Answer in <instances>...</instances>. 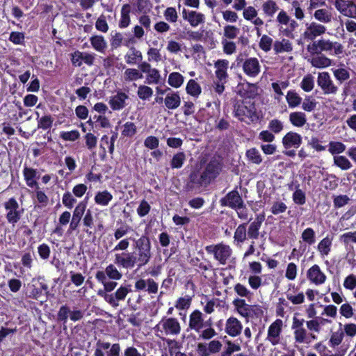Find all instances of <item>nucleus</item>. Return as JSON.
<instances>
[{
  "label": "nucleus",
  "mask_w": 356,
  "mask_h": 356,
  "mask_svg": "<svg viewBox=\"0 0 356 356\" xmlns=\"http://www.w3.org/2000/svg\"><path fill=\"white\" fill-rule=\"evenodd\" d=\"M234 116L241 122L256 123L260 119L255 102L252 100H238L234 104Z\"/></svg>",
  "instance_id": "obj_1"
},
{
  "label": "nucleus",
  "mask_w": 356,
  "mask_h": 356,
  "mask_svg": "<svg viewBox=\"0 0 356 356\" xmlns=\"http://www.w3.org/2000/svg\"><path fill=\"white\" fill-rule=\"evenodd\" d=\"M236 67H241L243 73L248 77L255 78L261 72V65L256 57H248L246 52L240 53L236 58Z\"/></svg>",
  "instance_id": "obj_2"
},
{
  "label": "nucleus",
  "mask_w": 356,
  "mask_h": 356,
  "mask_svg": "<svg viewBox=\"0 0 356 356\" xmlns=\"http://www.w3.org/2000/svg\"><path fill=\"white\" fill-rule=\"evenodd\" d=\"M134 248L138 252L136 256L138 259V268L146 265L149 261L152 252H151V242L149 236L147 234L142 235L139 238H133Z\"/></svg>",
  "instance_id": "obj_3"
},
{
  "label": "nucleus",
  "mask_w": 356,
  "mask_h": 356,
  "mask_svg": "<svg viewBox=\"0 0 356 356\" xmlns=\"http://www.w3.org/2000/svg\"><path fill=\"white\" fill-rule=\"evenodd\" d=\"M205 250L207 253L213 254L214 259L221 265H225L232 254L231 248L223 243L207 245Z\"/></svg>",
  "instance_id": "obj_4"
},
{
  "label": "nucleus",
  "mask_w": 356,
  "mask_h": 356,
  "mask_svg": "<svg viewBox=\"0 0 356 356\" xmlns=\"http://www.w3.org/2000/svg\"><path fill=\"white\" fill-rule=\"evenodd\" d=\"M299 314L296 313L292 319L291 330L296 343H309L310 340L307 339V331L304 327L305 321L302 318H298Z\"/></svg>",
  "instance_id": "obj_5"
},
{
  "label": "nucleus",
  "mask_w": 356,
  "mask_h": 356,
  "mask_svg": "<svg viewBox=\"0 0 356 356\" xmlns=\"http://www.w3.org/2000/svg\"><path fill=\"white\" fill-rule=\"evenodd\" d=\"M299 314L296 313L292 319L291 330L296 343H309L310 340L307 339V331L304 327L305 321L302 318H298Z\"/></svg>",
  "instance_id": "obj_6"
},
{
  "label": "nucleus",
  "mask_w": 356,
  "mask_h": 356,
  "mask_svg": "<svg viewBox=\"0 0 356 356\" xmlns=\"http://www.w3.org/2000/svg\"><path fill=\"white\" fill-rule=\"evenodd\" d=\"M154 329L166 335H178L181 332V325L176 318L163 317Z\"/></svg>",
  "instance_id": "obj_7"
},
{
  "label": "nucleus",
  "mask_w": 356,
  "mask_h": 356,
  "mask_svg": "<svg viewBox=\"0 0 356 356\" xmlns=\"http://www.w3.org/2000/svg\"><path fill=\"white\" fill-rule=\"evenodd\" d=\"M132 291L131 284L124 283L115 291V292L105 294L104 296V300L113 307L119 305V302L125 300L129 293Z\"/></svg>",
  "instance_id": "obj_8"
},
{
  "label": "nucleus",
  "mask_w": 356,
  "mask_h": 356,
  "mask_svg": "<svg viewBox=\"0 0 356 356\" xmlns=\"http://www.w3.org/2000/svg\"><path fill=\"white\" fill-rule=\"evenodd\" d=\"M7 211L6 218L8 223L15 225L21 218L22 212L19 211V205L15 197H10L3 204Z\"/></svg>",
  "instance_id": "obj_9"
},
{
  "label": "nucleus",
  "mask_w": 356,
  "mask_h": 356,
  "mask_svg": "<svg viewBox=\"0 0 356 356\" xmlns=\"http://www.w3.org/2000/svg\"><path fill=\"white\" fill-rule=\"evenodd\" d=\"M114 263L119 267L131 269L138 264V257L134 252H122L115 254Z\"/></svg>",
  "instance_id": "obj_10"
},
{
  "label": "nucleus",
  "mask_w": 356,
  "mask_h": 356,
  "mask_svg": "<svg viewBox=\"0 0 356 356\" xmlns=\"http://www.w3.org/2000/svg\"><path fill=\"white\" fill-rule=\"evenodd\" d=\"M109 349L106 353V356H120L121 348L118 343L111 344L109 342L99 339L96 343V348L94 352V356H106L104 350Z\"/></svg>",
  "instance_id": "obj_11"
},
{
  "label": "nucleus",
  "mask_w": 356,
  "mask_h": 356,
  "mask_svg": "<svg viewBox=\"0 0 356 356\" xmlns=\"http://www.w3.org/2000/svg\"><path fill=\"white\" fill-rule=\"evenodd\" d=\"M88 200V197H86L83 200L80 201L75 207L72 212V217L70 223V231H76L79 227L81 219L86 211Z\"/></svg>",
  "instance_id": "obj_12"
},
{
  "label": "nucleus",
  "mask_w": 356,
  "mask_h": 356,
  "mask_svg": "<svg viewBox=\"0 0 356 356\" xmlns=\"http://www.w3.org/2000/svg\"><path fill=\"white\" fill-rule=\"evenodd\" d=\"M243 200L242 196L236 187L232 191L227 193L224 197H222L219 202L221 207H227L234 209L237 207H241L243 205Z\"/></svg>",
  "instance_id": "obj_13"
},
{
  "label": "nucleus",
  "mask_w": 356,
  "mask_h": 356,
  "mask_svg": "<svg viewBox=\"0 0 356 356\" xmlns=\"http://www.w3.org/2000/svg\"><path fill=\"white\" fill-rule=\"evenodd\" d=\"M282 326L283 321L281 319H276L268 327L266 340L269 341L272 346L280 343Z\"/></svg>",
  "instance_id": "obj_14"
},
{
  "label": "nucleus",
  "mask_w": 356,
  "mask_h": 356,
  "mask_svg": "<svg viewBox=\"0 0 356 356\" xmlns=\"http://www.w3.org/2000/svg\"><path fill=\"white\" fill-rule=\"evenodd\" d=\"M317 84L324 95L336 94L338 91V87L334 84L327 72L318 73Z\"/></svg>",
  "instance_id": "obj_15"
},
{
  "label": "nucleus",
  "mask_w": 356,
  "mask_h": 356,
  "mask_svg": "<svg viewBox=\"0 0 356 356\" xmlns=\"http://www.w3.org/2000/svg\"><path fill=\"white\" fill-rule=\"evenodd\" d=\"M265 220V216L264 213H259L256 215L254 221L250 222V223L246 227V232L248 236V239H250L252 241H254L259 238V231L261 227L262 223Z\"/></svg>",
  "instance_id": "obj_16"
},
{
  "label": "nucleus",
  "mask_w": 356,
  "mask_h": 356,
  "mask_svg": "<svg viewBox=\"0 0 356 356\" xmlns=\"http://www.w3.org/2000/svg\"><path fill=\"white\" fill-rule=\"evenodd\" d=\"M320 52L326 51L330 55H340L343 52V47L339 42H332L330 40H318Z\"/></svg>",
  "instance_id": "obj_17"
},
{
  "label": "nucleus",
  "mask_w": 356,
  "mask_h": 356,
  "mask_svg": "<svg viewBox=\"0 0 356 356\" xmlns=\"http://www.w3.org/2000/svg\"><path fill=\"white\" fill-rule=\"evenodd\" d=\"M222 169L220 162L216 158H212L206 165L202 172L207 176L210 184L220 175Z\"/></svg>",
  "instance_id": "obj_18"
},
{
  "label": "nucleus",
  "mask_w": 356,
  "mask_h": 356,
  "mask_svg": "<svg viewBox=\"0 0 356 356\" xmlns=\"http://www.w3.org/2000/svg\"><path fill=\"white\" fill-rule=\"evenodd\" d=\"M326 30V27L324 25L313 22L310 24H307V28L302 36L307 40L313 41L318 36L324 34Z\"/></svg>",
  "instance_id": "obj_19"
},
{
  "label": "nucleus",
  "mask_w": 356,
  "mask_h": 356,
  "mask_svg": "<svg viewBox=\"0 0 356 356\" xmlns=\"http://www.w3.org/2000/svg\"><path fill=\"white\" fill-rule=\"evenodd\" d=\"M302 142V136L300 134L292 131L287 132L282 139L283 147L286 149H289L292 147L298 149L301 145Z\"/></svg>",
  "instance_id": "obj_20"
},
{
  "label": "nucleus",
  "mask_w": 356,
  "mask_h": 356,
  "mask_svg": "<svg viewBox=\"0 0 356 356\" xmlns=\"http://www.w3.org/2000/svg\"><path fill=\"white\" fill-rule=\"evenodd\" d=\"M203 314L198 309L194 310L189 316L187 331L194 330L200 334L203 330Z\"/></svg>",
  "instance_id": "obj_21"
},
{
  "label": "nucleus",
  "mask_w": 356,
  "mask_h": 356,
  "mask_svg": "<svg viewBox=\"0 0 356 356\" xmlns=\"http://www.w3.org/2000/svg\"><path fill=\"white\" fill-rule=\"evenodd\" d=\"M188 180V184H191V188L207 187L210 184L207 176L198 170L191 172Z\"/></svg>",
  "instance_id": "obj_22"
},
{
  "label": "nucleus",
  "mask_w": 356,
  "mask_h": 356,
  "mask_svg": "<svg viewBox=\"0 0 356 356\" xmlns=\"http://www.w3.org/2000/svg\"><path fill=\"white\" fill-rule=\"evenodd\" d=\"M28 287L29 293L27 294V297L31 299L39 300L40 298L43 296V291L44 292L46 298H47L49 295L48 285L44 282H40L39 286L34 284H29Z\"/></svg>",
  "instance_id": "obj_23"
},
{
  "label": "nucleus",
  "mask_w": 356,
  "mask_h": 356,
  "mask_svg": "<svg viewBox=\"0 0 356 356\" xmlns=\"http://www.w3.org/2000/svg\"><path fill=\"white\" fill-rule=\"evenodd\" d=\"M95 277L97 281L104 286L103 289H99L97 291V295L103 298L105 294H109L108 293L113 291L118 286L116 280H108L104 273L95 274Z\"/></svg>",
  "instance_id": "obj_24"
},
{
  "label": "nucleus",
  "mask_w": 356,
  "mask_h": 356,
  "mask_svg": "<svg viewBox=\"0 0 356 356\" xmlns=\"http://www.w3.org/2000/svg\"><path fill=\"white\" fill-rule=\"evenodd\" d=\"M22 173L27 186L33 188L39 186L38 180L40 179V175L37 169L25 165Z\"/></svg>",
  "instance_id": "obj_25"
},
{
  "label": "nucleus",
  "mask_w": 356,
  "mask_h": 356,
  "mask_svg": "<svg viewBox=\"0 0 356 356\" xmlns=\"http://www.w3.org/2000/svg\"><path fill=\"white\" fill-rule=\"evenodd\" d=\"M307 279L316 285L323 284L326 280V275L317 264L313 265L307 272Z\"/></svg>",
  "instance_id": "obj_26"
},
{
  "label": "nucleus",
  "mask_w": 356,
  "mask_h": 356,
  "mask_svg": "<svg viewBox=\"0 0 356 356\" xmlns=\"http://www.w3.org/2000/svg\"><path fill=\"white\" fill-rule=\"evenodd\" d=\"M215 75L218 81L227 82L229 75L227 70L229 61L226 59H218L214 63Z\"/></svg>",
  "instance_id": "obj_27"
},
{
  "label": "nucleus",
  "mask_w": 356,
  "mask_h": 356,
  "mask_svg": "<svg viewBox=\"0 0 356 356\" xmlns=\"http://www.w3.org/2000/svg\"><path fill=\"white\" fill-rule=\"evenodd\" d=\"M182 17L193 27L197 26L199 24L204 23L205 20V16L203 13L195 10H187L185 8L182 11Z\"/></svg>",
  "instance_id": "obj_28"
},
{
  "label": "nucleus",
  "mask_w": 356,
  "mask_h": 356,
  "mask_svg": "<svg viewBox=\"0 0 356 356\" xmlns=\"http://www.w3.org/2000/svg\"><path fill=\"white\" fill-rule=\"evenodd\" d=\"M243 329L241 322L236 317L228 318L225 323V332L232 337L241 334Z\"/></svg>",
  "instance_id": "obj_29"
},
{
  "label": "nucleus",
  "mask_w": 356,
  "mask_h": 356,
  "mask_svg": "<svg viewBox=\"0 0 356 356\" xmlns=\"http://www.w3.org/2000/svg\"><path fill=\"white\" fill-rule=\"evenodd\" d=\"M129 97L125 92L118 91L116 95L111 97L108 104L113 111H120L126 106V100Z\"/></svg>",
  "instance_id": "obj_30"
},
{
  "label": "nucleus",
  "mask_w": 356,
  "mask_h": 356,
  "mask_svg": "<svg viewBox=\"0 0 356 356\" xmlns=\"http://www.w3.org/2000/svg\"><path fill=\"white\" fill-rule=\"evenodd\" d=\"M240 94L244 99L252 100L258 95V86L257 83L247 82L243 84Z\"/></svg>",
  "instance_id": "obj_31"
},
{
  "label": "nucleus",
  "mask_w": 356,
  "mask_h": 356,
  "mask_svg": "<svg viewBox=\"0 0 356 356\" xmlns=\"http://www.w3.org/2000/svg\"><path fill=\"white\" fill-rule=\"evenodd\" d=\"M212 325L213 323L211 318L207 321L203 319V330L201 332V334H199L198 339L204 341H209L216 336L217 332L212 327Z\"/></svg>",
  "instance_id": "obj_32"
},
{
  "label": "nucleus",
  "mask_w": 356,
  "mask_h": 356,
  "mask_svg": "<svg viewBox=\"0 0 356 356\" xmlns=\"http://www.w3.org/2000/svg\"><path fill=\"white\" fill-rule=\"evenodd\" d=\"M233 305L234 306L237 313L248 319L250 317V307L251 305H248L246 303L244 299L241 298H236L233 300ZM248 320H247L248 321Z\"/></svg>",
  "instance_id": "obj_33"
},
{
  "label": "nucleus",
  "mask_w": 356,
  "mask_h": 356,
  "mask_svg": "<svg viewBox=\"0 0 356 356\" xmlns=\"http://www.w3.org/2000/svg\"><path fill=\"white\" fill-rule=\"evenodd\" d=\"M131 6L129 3L124 4L120 10V19L118 22V26L120 29H125L131 24L130 14Z\"/></svg>",
  "instance_id": "obj_34"
},
{
  "label": "nucleus",
  "mask_w": 356,
  "mask_h": 356,
  "mask_svg": "<svg viewBox=\"0 0 356 356\" xmlns=\"http://www.w3.org/2000/svg\"><path fill=\"white\" fill-rule=\"evenodd\" d=\"M248 223L240 224L236 229L234 234V243L236 246H241L248 239L246 227Z\"/></svg>",
  "instance_id": "obj_35"
},
{
  "label": "nucleus",
  "mask_w": 356,
  "mask_h": 356,
  "mask_svg": "<svg viewBox=\"0 0 356 356\" xmlns=\"http://www.w3.org/2000/svg\"><path fill=\"white\" fill-rule=\"evenodd\" d=\"M165 106L169 110H175L181 104V97L178 91L167 93L164 98Z\"/></svg>",
  "instance_id": "obj_36"
},
{
  "label": "nucleus",
  "mask_w": 356,
  "mask_h": 356,
  "mask_svg": "<svg viewBox=\"0 0 356 356\" xmlns=\"http://www.w3.org/2000/svg\"><path fill=\"white\" fill-rule=\"evenodd\" d=\"M92 48L97 51L104 54L107 48V42L104 37L101 35H94L90 38Z\"/></svg>",
  "instance_id": "obj_37"
},
{
  "label": "nucleus",
  "mask_w": 356,
  "mask_h": 356,
  "mask_svg": "<svg viewBox=\"0 0 356 356\" xmlns=\"http://www.w3.org/2000/svg\"><path fill=\"white\" fill-rule=\"evenodd\" d=\"M290 123L296 127H302L307 123L306 114L301 111L291 112L289 116Z\"/></svg>",
  "instance_id": "obj_38"
},
{
  "label": "nucleus",
  "mask_w": 356,
  "mask_h": 356,
  "mask_svg": "<svg viewBox=\"0 0 356 356\" xmlns=\"http://www.w3.org/2000/svg\"><path fill=\"white\" fill-rule=\"evenodd\" d=\"M104 273L105 277L112 280H119L122 278V274L117 269L114 264H109L105 270H97L95 274Z\"/></svg>",
  "instance_id": "obj_39"
},
{
  "label": "nucleus",
  "mask_w": 356,
  "mask_h": 356,
  "mask_svg": "<svg viewBox=\"0 0 356 356\" xmlns=\"http://www.w3.org/2000/svg\"><path fill=\"white\" fill-rule=\"evenodd\" d=\"M112 200L113 195L107 190L98 191L94 197L95 202L103 207L107 206Z\"/></svg>",
  "instance_id": "obj_40"
},
{
  "label": "nucleus",
  "mask_w": 356,
  "mask_h": 356,
  "mask_svg": "<svg viewBox=\"0 0 356 356\" xmlns=\"http://www.w3.org/2000/svg\"><path fill=\"white\" fill-rule=\"evenodd\" d=\"M36 115V120L38 122V129H42L43 130H47L50 129L52 126L54 118L51 115H47L40 117V114L38 111L35 112Z\"/></svg>",
  "instance_id": "obj_41"
},
{
  "label": "nucleus",
  "mask_w": 356,
  "mask_h": 356,
  "mask_svg": "<svg viewBox=\"0 0 356 356\" xmlns=\"http://www.w3.org/2000/svg\"><path fill=\"white\" fill-rule=\"evenodd\" d=\"M286 100L289 107L294 108L301 104L302 99L295 90H290L287 92Z\"/></svg>",
  "instance_id": "obj_42"
},
{
  "label": "nucleus",
  "mask_w": 356,
  "mask_h": 356,
  "mask_svg": "<svg viewBox=\"0 0 356 356\" xmlns=\"http://www.w3.org/2000/svg\"><path fill=\"white\" fill-rule=\"evenodd\" d=\"M311 64L316 68L323 69L330 67L332 64V60L323 54L313 57L311 60Z\"/></svg>",
  "instance_id": "obj_43"
},
{
  "label": "nucleus",
  "mask_w": 356,
  "mask_h": 356,
  "mask_svg": "<svg viewBox=\"0 0 356 356\" xmlns=\"http://www.w3.org/2000/svg\"><path fill=\"white\" fill-rule=\"evenodd\" d=\"M273 49L275 54H280L282 52H291L293 50V47L289 40L283 38L281 41L276 40L273 43Z\"/></svg>",
  "instance_id": "obj_44"
},
{
  "label": "nucleus",
  "mask_w": 356,
  "mask_h": 356,
  "mask_svg": "<svg viewBox=\"0 0 356 356\" xmlns=\"http://www.w3.org/2000/svg\"><path fill=\"white\" fill-rule=\"evenodd\" d=\"M332 242V237L327 236L318 243L317 249L319 251L321 255L327 256L329 254L331 251Z\"/></svg>",
  "instance_id": "obj_45"
},
{
  "label": "nucleus",
  "mask_w": 356,
  "mask_h": 356,
  "mask_svg": "<svg viewBox=\"0 0 356 356\" xmlns=\"http://www.w3.org/2000/svg\"><path fill=\"white\" fill-rule=\"evenodd\" d=\"M126 63L129 65L136 64L138 61L143 59L142 53L137 50L134 47L129 49V53L127 54L124 56Z\"/></svg>",
  "instance_id": "obj_46"
},
{
  "label": "nucleus",
  "mask_w": 356,
  "mask_h": 356,
  "mask_svg": "<svg viewBox=\"0 0 356 356\" xmlns=\"http://www.w3.org/2000/svg\"><path fill=\"white\" fill-rule=\"evenodd\" d=\"M186 91L189 95L197 97L202 92V88L195 80L190 79L187 83Z\"/></svg>",
  "instance_id": "obj_47"
},
{
  "label": "nucleus",
  "mask_w": 356,
  "mask_h": 356,
  "mask_svg": "<svg viewBox=\"0 0 356 356\" xmlns=\"http://www.w3.org/2000/svg\"><path fill=\"white\" fill-rule=\"evenodd\" d=\"M314 18L320 22L327 24L332 21V13L327 9H318L314 12Z\"/></svg>",
  "instance_id": "obj_48"
},
{
  "label": "nucleus",
  "mask_w": 356,
  "mask_h": 356,
  "mask_svg": "<svg viewBox=\"0 0 356 356\" xmlns=\"http://www.w3.org/2000/svg\"><path fill=\"white\" fill-rule=\"evenodd\" d=\"M186 159V154L184 152H179L173 155L170 161V167L172 169H179L183 166Z\"/></svg>",
  "instance_id": "obj_49"
},
{
  "label": "nucleus",
  "mask_w": 356,
  "mask_h": 356,
  "mask_svg": "<svg viewBox=\"0 0 356 356\" xmlns=\"http://www.w3.org/2000/svg\"><path fill=\"white\" fill-rule=\"evenodd\" d=\"M184 77L179 72H174L169 74L168 83L175 88H179L184 83Z\"/></svg>",
  "instance_id": "obj_50"
},
{
  "label": "nucleus",
  "mask_w": 356,
  "mask_h": 356,
  "mask_svg": "<svg viewBox=\"0 0 356 356\" xmlns=\"http://www.w3.org/2000/svg\"><path fill=\"white\" fill-rule=\"evenodd\" d=\"M262 10L266 15L272 17L279 10V7L275 1L268 0L263 3Z\"/></svg>",
  "instance_id": "obj_51"
},
{
  "label": "nucleus",
  "mask_w": 356,
  "mask_h": 356,
  "mask_svg": "<svg viewBox=\"0 0 356 356\" xmlns=\"http://www.w3.org/2000/svg\"><path fill=\"white\" fill-rule=\"evenodd\" d=\"M324 188L327 190L334 191L339 186V178L334 174H327L323 179Z\"/></svg>",
  "instance_id": "obj_52"
},
{
  "label": "nucleus",
  "mask_w": 356,
  "mask_h": 356,
  "mask_svg": "<svg viewBox=\"0 0 356 356\" xmlns=\"http://www.w3.org/2000/svg\"><path fill=\"white\" fill-rule=\"evenodd\" d=\"M334 165L342 170H347L352 168V163L345 156H334Z\"/></svg>",
  "instance_id": "obj_53"
},
{
  "label": "nucleus",
  "mask_w": 356,
  "mask_h": 356,
  "mask_svg": "<svg viewBox=\"0 0 356 356\" xmlns=\"http://www.w3.org/2000/svg\"><path fill=\"white\" fill-rule=\"evenodd\" d=\"M245 155L248 159L252 163L259 165L262 162V157L255 147H252L246 151Z\"/></svg>",
  "instance_id": "obj_54"
},
{
  "label": "nucleus",
  "mask_w": 356,
  "mask_h": 356,
  "mask_svg": "<svg viewBox=\"0 0 356 356\" xmlns=\"http://www.w3.org/2000/svg\"><path fill=\"white\" fill-rule=\"evenodd\" d=\"M328 151L332 155L343 153L346 148V146L340 141H330L328 144Z\"/></svg>",
  "instance_id": "obj_55"
},
{
  "label": "nucleus",
  "mask_w": 356,
  "mask_h": 356,
  "mask_svg": "<svg viewBox=\"0 0 356 356\" xmlns=\"http://www.w3.org/2000/svg\"><path fill=\"white\" fill-rule=\"evenodd\" d=\"M333 206L334 209H339L348 204L350 200L347 195H332Z\"/></svg>",
  "instance_id": "obj_56"
},
{
  "label": "nucleus",
  "mask_w": 356,
  "mask_h": 356,
  "mask_svg": "<svg viewBox=\"0 0 356 356\" xmlns=\"http://www.w3.org/2000/svg\"><path fill=\"white\" fill-rule=\"evenodd\" d=\"M300 185L298 184L296 186V191L292 195V199L295 204L298 205H303L306 202V195L304 191L299 188Z\"/></svg>",
  "instance_id": "obj_57"
},
{
  "label": "nucleus",
  "mask_w": 356,
  "mask_h": 356,
  "mask_svg": "<svg viewBox=\"0 0 356 356\" xmlns=\"http://www.w3.org/2000/svg\"><path fill=\"white\" fill-rule=\"evenodd\" d=\"M301 238L304 242L309 245H313L316 241V234L314 230L311 227L306 228L301 234Z\"/></svg>",
  "instance_id": "obj_58"
},
{
  "label": "nucleus",
  "mask_w": 356,
  "mask_h": 356,
  "mask_svg": "<svg viewBox=\"0 0 356 356\" xmlns=\"http://www.w3.org/2000/svg\"><path fill=\"white\" fill-rule=\"evenodd\" d=\"M76 202L75 196L70 191H65L62 197V203L67 209H71Z\"/></svg>",
  "instance_id": "obj_59"
},
{
  "label": "nucleus",
  "mask_w": 356,
  "mask_h": 356,
  "mask_svg": "<svg viewBox=\"0 0 356 356\" xmlns=\"http://www.w3.org/2000/svg\"><path fill=\"white\" fill-rule=\"evenodd\" d=\"M83 225L87 227L84 231L90 234L92 232H89V229H92L94 226V218L92 213L90 209H88L83 216Z\"/></svg>",
  "instance_id": "obj_60"
},
{
  "label": "nucleus",
  "mask_w": 356,
  "mask_h": 356,
  "mask_svg": "<svg viewBox=\"0 0 356 356\" xmlns=\"http://www.w3.org/2000/svg\"><path fill=\"white\" fill-rule=\"evenodd\" d=\"M344 332L341 330H339L337 332H333L331 334L329 343L332 348H334L340 345L343 339Z\"/></svg>",
  "instance_id": "obj_61"
},
{
  "label": "nucleus",
  "mask_w": 356,
  "mask_h": 356,
  "mask_svg": "<svg viewBox=\"0 0 356 356\" xmlns=\"http://www.w3.org/2000/svg\"><path fill=\"white\" fill-rule=\"evenodd\" d=\"M137 95L142 100L149 99L153 95V90L147 86L141 85L138 87Z\"/></svg>",
  "instance_id": "obj_62"
},
{
  "label": "nucleus",
  "mask_w": 356,
  "mask_h": 356,
  "mask_svg": "<svg viewBox=\"0 0 356 356\" xmlns=\"http://www.w3.org/2000/svg\"><path fill=\"white\" fill-rule=\"evenodd\" d=\"M136 131L137 128L136 124L132 122H127L123 126L122 135L124 137L131 138L136 134Z\"/></svg>",
  "instance_id": "obj_63"
},
{
  "label": "nucleus",
  "mask_w": 356,
  "mask_h": 356,
  "mask_svg": "<svg viewBox=\"0 0 356 356\" xmlns=\"http://www.w3.org/2000/svg\"><path fill=\"white\" fill-rule=\"evenodd\" d=\"M318 102L311 96H307L302 104V108L306 112H312L315 110Z\"/></svg>",
  "instance_id": "obj_64"
}]
</instances>
